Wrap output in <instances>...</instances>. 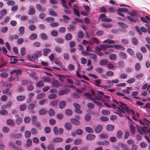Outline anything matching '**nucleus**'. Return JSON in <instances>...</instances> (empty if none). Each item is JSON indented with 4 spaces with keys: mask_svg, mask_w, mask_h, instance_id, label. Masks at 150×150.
I'll use <instances>...</instances> for the list:
<instances>
[{
    "mask_svg": "<svg viewBox=\"0 0 150 150\" xmlns=\"http://www.w3.org/2000/svg\"><path fill=\"white\" fill-rule=\"evenodd\" d=\"M37 38V35L36 34L31 35L29 37V38L30 40H34Z\"/></svg>",
    "mask_w": 150,
    "mask_h": 150,
    "instance_id": "37",
    "label": "nucleus"
},
{
    "mask_svg": "<svg viewBox=\"0 0 150 150\" xmlns=\"http://www.w3.org/2000/svg\"><path fill=\"white\" fill-rule=\"evenodd\" d=\"M10 63L11 64H16L18 61V59L14 58H10Z\"/></svg>",
    "mask_w": 150,
    "mask_h": 150,
    "instance_id": "49",
    "label": "nucleus"
},
{
    "mask_svg": "<svg viewBox=\"0 0 150 150\" xmlns=\"http://www.w3.org/2000/svg\"><path fill=\"white\" fill-rule=\"evenodd\" d=\"M48 11L50 15L54 17H56L57 16V14L54 11V10L52 8H49L48 9Z\"/></svg>",
    "mask_w": 150,
    "mask_h": 150,
    "instance_id": "12",
    "label": "nucleus"
},
{
    "mask_svg": "<svg viewBox=\"0 0 150 150\" xmlns=\"http://www.w3.org/2000/svg\"><path fill=\"white\" fill-rule=\"evenodd\" d=\"M17 100L18 101H22L25 98V96H18L16 97Z\"/></svg>",
    "mask_w": 150,
    "mask_h": 150,
    "instance_id": "27",
    "label": "nucleus"
},
{
    "mask_svg": "<svg viewBox=\"0 0 150 150\" xmlns=\"http://www.w3.org/2000/svg\"><path fill=\"white\" fill-rule=\"evenodd\" d=\"M47 111L44 108H42L39 111V113L41 115H44L46 114Z\"/></svg>",
    "mask_w": 150,
    "mask_h": 150,
    "instance_id": "21",
    "label": "nucleus"
},
{
    "mask_svg": "<svg viewBox=\"0 0 150 150\" xmlns=\"http://www.w3.org/2000/svg\"><path fill=\"white\" fill-rule=\"evenodd\" d=\"M109 57L110 59L112 61H115L117 59L116 55L113 54H110L109 55Z\"/></svg>",
    "mask_w": 150,
    "mask_h": 150,
    "instance_id": "20",
    "label": "nucleus"
},
{
    "mask_svg": "<svg viewBox=\"0 0 150 150\" xmlns=\"http://www.w3.org/2000/svg\"><path fill=\"white\" fill-rule=\"evenodd\" d=\"M41 38L44 40H46L47 39V35L45 33H41L40 35Z\"/></svg>",
    "mask_w": 150,
    "mask_h": 150,
    "instance_id": "39",
    "label": "nucleus"
},
{
    "mask_svg": "<svg viewBox=\"0 0 150 150\" xmlns=\"http://www.w3.org/2000/svg\"><path fill=\"white\" fill-rule=\"evenodd\" d=\"M66 31V28L64 27H60L58 29V31L59 33H63Z\"/></svg>",
    "mask_w": 150,
    "mask_h": 150,
    "instance_id": "44",
    "label": "nucleus"
},
{
    "mask_svg": "<svg viewBox=\"0 0 150 150\" xmlns=\"http://www.w3.org/2000/svg\"><path fill=\"white\" fill-rule=\"evenodd\" d=\"M141 66L139 63H136L135 66V69L136 71H139L141 68Z\"/></svg>",
    "mask_w": 150,
    "mask_h": 150,
    "instance_id": "48",
    "label": "nucleus"
},
{
    "mask_svg": "<svg viewBox=\"0 0 150 150\" xmlns=\"http://www.w3.org/2000/svg\"><path fill=\"white\" fill-rule=\"evenodd\" d=\"M58 33L57 31L55 30H52L51 32V35L53 37H56L57 36Z\"/></svg>",
    "mask_w": 150,
    "mask_h": 150,
    "instance_id": "34",
    "label": "nucleus"
},
{
    "mask_svg": "<svg viewBox=\"0 0 150 150\" xmlns=\"http://www.w3.org/2000/svg\"><path fill=\"white\" fill-rule=\"evenodd\" d=\"M113 102L118 104L119 105V107L120 108H121V107L122 106V105L124 103H122L120 102L119 101H117V100L115 99H113Z\"/></svg>",
    "mask_w": 150,
    "mask_h": 150,
    "instance_id": "52",
    "label": "nucleus"
},
{
    "mask_svg": "<svg viewBox=\"0 0 150 150\" xmlns=\"http://www.w3.org/2000/svg\"><path fill=\"white\" fill-rule=\"evenodd\" d=\"M48 150H54V144L52 143H50L47 147Z\"/></svg>",
    "mask_w": 150,
    "mask_h": 150,
    "instance_id": "17",
    "label": "nucleus"
},
{
    "mask_svg": "<svg viewBox=\"0 0 150 150\" xmlns=\"http://www.w3.org/2000/svg\"><path fill=\"white\" fill-rule=\"evenodd\" d=\"M47 101V99H43L40 101L39 102V104L41 105H43L45 104Z\"/></svg>",
    "mask_w": 150,
    "mask_h": 150,
    "instance_id": "59",
    "label": "nucleus"
},
{
    "mask_svg": "<svg viewBox=\"0 0 150 150\" xmlns=\"http://www.w3.org/2000/svg\"><path fill=\"white\" fill-rule=\"evenodd\" d=\"M83 95L86 96L88 98H89L92 100L93 98L92 97L91 95L89 93L85 92L83 93Z\"/></svg>",
    "mask_w": 150,
    "mask_h": 150,
    "instance_id": "56",
    "label": "nucleus"
},
{
    "mask_svg": "<svg viewBox=\"0 0 150 150\" xmlns=\"http://www.w3.org/2000/svg\"><path fill=\"white\" fill-rule=\"evenodd\" d=\"M102 127L100 125H98L95 129V132L96 133H99L102 131Z\"/></svg>",
    "mask_w": 150,
    "mask_h": 150,
    "instance_id": "13",
    "label": "nucleus"
},
{
    "mask_svg": "<svg viewBox=\"0 0 150 150\" xmlns=\"http://www.w3.org/2000/svg\"><path fill=\"white\" fill-rule=\"evenodd\" d=\"M59 81L57 80H55L52 82V84L54 87H56L58 86Z\"/></svg>",
    "mask_w": 150,
    "mask_h": 150,
    "instance_id": "64",
    "label": "nucleus"
},
{
    "mask_svg": "<svg viewBox=\"0 0 150 150\" xmlns=\"http://www.w3.org/2000/svg\"><path fill=\"white\" fill-rule=\"evenodd\" d=\"M63 139L61 137H56L54 138L53 139V142L57 143L60 142H63Z\"/></svg>",
    "mask_w": 150,
    "mask_h": 150,
    "instance_id": "26",
    "label": "nucleus"
},
{
    "mask_svg": "<svg viewBox=\"0 0 150 150\" xmlns=\"http://www.w3.org/2000/svg\"><path fill=\"white\" fill-rule=\"evenodd\" d=\"M18 38V35L15 34L13 35H10L9 37V40L13 41L14 39H17Z\"/></svg>",
    "mask_w": 150,
    "mask_h": 150,
    "instance_id": "29",
    "label": "nucleus"
},
{
    "mask_svg": "<svg viewBox=\"0 0 150 150\" xmlns=\"http://www.w3.org/2000/svg\"><path fill=\"white\" fill-rule=\"evenodd\" d=\"M85 129L86 131L88 133H91L93 132V129L90 127H85Z\"/></svg>",
    "mask_w": 150,
    "mask_h": 150,
    "instance_id": "54",
    "label": "nucleus"
},
{
    "mask_svg": "<svg viewBox=\"0 0 150 150\" xmlns=\"http://www.w3.org/2000/svg\"><path fill=\"white\" fill-rule=\"evenodd\" d=\"M123 132L121 130H118L117 132V137L120 139H121L122 137Z\"/></svg>",
    "mask_w": 150,
    "mask_h": 150,
    "instance_id": "46",
    "label": "nucleus"
},
{
    "mask_svg": "<svg viewBox=\"0 0 150 150\" xmlns=\"http://www.w3.org/2000/svg\"><path fill=\"white\" fill-rule=\"evenodd\" d=\"M1 49V50L3 52V53L4 54H5L6 55L10 57H13V58L15 57L14 56H9V55H8L6 54V53H7V50L5 47H2Z\"/></svg>",
    "mask_w": 150,
    "mask_h": 150,
    "instance_id": "45",
    "label": "nucleus"
},
{
    "mask_svg": "<svg viewBox=\"0 0 150 150\" xmlns=\"http://www.w3.org/2000/svg\"><path fill=\"white\" fill-rule=\"evenodd\" d=\"M82 140L80 139H78L75 140L74 142V143L75 145H77L81 143Z\"/></svg>",
    "mask_w": 150,
    "mask_h": 150,
    "instance_id": "53",
    "label": "nucleus"
},
{
    "mask_svg": "<svg viewBox=\"0 0 150 150\" xmlns=\"http://www.w3.org/2000/svg\"><path fill=\"white\" fill-rule=\"evenodd\" d=\"M73 105L76 109L75 110L76 113L79 114H81L82 113V111L80 110V106L78 104L74 103H73Z\"/></svg>",
    "mask_w": 150,
    "mask_h": 150,
    "instance_id": "5",
    "label": "nucleus"
},
{
    "mask_svg": "<svg viewBox=\"0 0 150 150\" xmlns=\"http://www.w3.org/2000/svg\"><path fill=\"white\" fill-rule=\"evenodd\" d=\"M72 38V35L70 33H68L66 35L65 37V39L68 41L71 40Z\"/></svg>",
    "mask_w": 150,
    "mask_h": 150,
    "instance_id": "28",
    "label": "nucleus"
},
{
    "mask_svg": "<svg viewBox=\"0 0 150 150\" xmlns=\"http://www.w3.org/2000/svg\"><path fill=\"white\" fill-rule=\"evenodd\" d=\"M120 57L123 59H125L127 58V54L125 52H121L119 54Z\"/></svg>",
    "mask_w": 150,
    "mask_h": 150,
    "instance_id": "24",
    "label": "nucleus"
},
{
    "mask_svg": "<svg viewBox=\"0 0 150 150\" xmlns=\"http://www.w3.org/2000/svg\"><path fill=\"white\" fill-rule=\"evenodd\" d=\"M36 86H37L39 87L43 86H44V82L42 81H39L36 84Z\"/></svg>",
    "mask_w": 150,
    "mask_h": 150,
    "instance_id": "50",
    "label": "nucleus"
},
{
    "mask_svg": "<svg viewBox=\"0 0 150 150\" xmlns=\"http://www.w3.org/2000/svg\"><path fill=\"white\" fill-rule=\"evenodd\" d=\"M35 13V11L34 6L33 5L30 6L28 11V14L30 15H34Z\"/></svg>",
    "mask_w": 150,
    "mask_h": 150,
    "instance_id": "6",
    "label": "nucleus"
},
{
    "mask_svg": "<svg viewBox=\"0 0 150 150\" xmlns=\"http://www.w3.org/2000/svg\"><path fill=\"white\" fill-rule=\"evenodd\" d=\"M8 99L7 96L5 95H2L1 98V100L3 102H6L7 101Z\"/></svg>",
    "mask_w": 150,
    "mask_h": 150,
    "instance_id": "60",
    "label": "nucleus"
},
{
    "mask_svg": "<svg viewBox=\"0 0 150 150\" xmlns=\"http://www.w3.org/2000/svg\"><path fill=\"white\" fill-rule=\"evenodd\" d=\"M67 103L66 102L65 100L61 101L59 103V108L62 109L64 108L66 105Z\"/></svg>",
    "mask_w": 150,
    "mask_h": 150,
    "instance_id": "14",
    "label": "nucleus"
},
{
    "mask_svg": "<svg viewBox=\"0 0 150 150\" xmlns=\"http://www.w3.org/2000/svg\"><path fill=\"white\" fill-rule=\"evenodd\" d=\"M35 107V105L34 104L31 103L28 106V109L31 112H33V109Z\"/></svg>",
    "mask_w": 150,
    "mask_h": 150,
    "instance_id": "23",
    "label": "nucleus"
},
{
    "mask_svg": "<svg viewBox=\"0 0 150 150\" xmlns=\"http://www.w3.org/2000/svg\"><path fill=\"white\" fill-rule=\"evenodd\" d=\"M114 129V126L112 125H109L106 127V130L109 132L113 131Z\"/></svg>",
    "mask_w": 150,
    "mask_h": 150,
    "instance_id": "18",
    "label": "nucleus"
},
{
    "mask_svg": "<svg viewBox=\"0 0 150 150\" xmlns=\"http://www.w3.org/2000/svg\"><path fill=\"white\" fill-rule=\"evenodd\" d=\"M69 92L66 90H62L60 91L59 93V95L60 96H62L65 94H67Z\"/></svg>",
    "mask_w": 150,
    "mask_h": 150,
    "instance_id": "55",
    "label": "nucleus"
},
{
    "mask_svg": "<svg viewBox=\"0 0 150 150\" xmlns=\"http://www.w3.org/2000/svg\"><path fill=\"white\" fill-rule=\"evenodd\" d=\"M51 50L48 48H45L43 49V55L47 56L51 52Z\"/></svg>",
    "mask_w": 150,
    "mask_h": 150,
    "instance_id": "15",
    "label": "nucleus"
},
{
    "mask_svg": "<svg viewBox=\"0 0 150 150\" xmlns=\"http://www.w3.org/2000/svg\"><path fill=\"white\" fill-rule=\"evenodd\" d=\"M76 133L77 135H81L83 134V132L81 129H76Z\"/></svg>",
    "mask_w": 150,
    "mask_h": 150,
    "instance_id": "57",
    "label": "nucleus"
},
{
    "mask_svg": "<svg viewBox=\"0 0 150 150\" xmlns=\"http://www.w3.org/2000/svg\"><path fill=\"white\" fill-rule=\"evenodd\" d=\"M103 92L101 91H99L98 92H97V94L98 96H96L95 97L93 98H92V100L94 103L98 105L99 106H102L101 103L98 101L97 100H100V99L103 100Z\"/></svg>",
    "mask_w": 150,
    "mask_h": 150,
    "instance_id": "2",
    "label": "nucleus"
},
{
    "mask_svg": "<svg viewBox=\"0 0 150 150\" xmlns=\"http://www.w3.org/2000/svg\"><path fill=\"white\" fill-rule=\"evenodd\" d=\"M33 123L36 127H38L39 130H41L42 129V127L40 122H33Z\"/></svg>",
    "mask_w": 150,
    "mask_h": 150,
    "instance_id": "31",
    "label": "nucleus"
},
{
    "mask_svg": "<svg viewBox=\"0 0 150 150\" xmlns=\"http://www.w3.org/2000/svg\"><path fill=\"white\" fill-rule=\"evenodd\" d=\"M58 103L59 101L57 100H53L49 103V105L52 107L55 108L58 105Z\"/></svg>",
    "mask_w": 150,
    "mask_h": 150,
    "instance_id": "7",
    "label": "nucleus"
},
{
    "mask_svg": "<svg viewBox=\"0 0 150 150\" xmlns=\"http://www.w3.org/2000/svg\"><path fill=\"white\" fill-rule=\"evenodd\" d=\"M117 24L119 25L124 28H127L128 27L126 24L122 22H118Z\"/></svg>",
    "mask_w": 150,
    "mask_h": 150,
    "instance_id": "43",
    "label": "nucleus"
},
{
    "mask_svg": "<svg viewBox=\"0 0 150 150\" xmlns=\"http://www.w3.org/2000/svg\"><path fill=\"white\" fill-rule=\"evenodd\" d=\"M55 42L58 43L62 44L64 42V40L60 38H57L55 39Z\"/></svg>",
    "mask_w": 150,
    "mask_h": 150,
    "instance_id": "40",
    "label": "nucleus"
},
{
    "mask_svg": "<svg viewBox=\"0 0 150 150\" xmlns=\"http://www.w3.org/2000/svg\"><path fill=\"white\" fill-rule=\"evenodd\" d=\"M130 110L126 106L125 104H123L121 108L120 107H117V109L116 113L121 117H123V115L122 113H125V110L127 113H128L130 112Z\"/></svg>",
    "mask_w": 150,
    "mask_h": 150,
    "instance_id": "1",
    "label": "nucleus"
},
{
    "mask_svg": "<svg viewBox=\"0 0 150 150\" xmlns=\"http://www.w3.org/2000/svg\"><path fill=\"white\" fill-rule=\"evenodd\" d=\"M70 121L71 123L76 125H79L80 123V121L75 118H71L70 119Z\"/></svg>",
    "mask_w": 150,
    "mask_h": 150,
    "instance_id": "8",
    "label": "nucleus"
},
{
    "mask_svg": "<svg viewBox=\"0 0 150 150\" xmlns=\"http://www.w3.org/2000/svg\"><path fill=\"white\" fill-rule=\"evenodd\" d=\"M45 96V94L44 93H39L36 96L37 99H41L43 98Z\"/></svg>",
    "mask_w": 150,
    "mask_h": 150,
    "instance_id": "51",
    "label": "nucleus"
},
{
    "mask_svg": "<svg viewBox=\"0 0 150 150\" xmlns=\"http://www.w3.org/2000/svg\"><path fill=\"white\" fill-rule=\"evenodd\" d=\"M42 55V52L41 50L36 51L32 55V58L34 59H36L38 57H40Z\"/></svg>",
    "mask_w": 150,
    "mask_h": 150,
    "instance_id": "4",
    "label": "nucleus"
},
{
    "mask_svg": "<svg viewBox=\"0 0 150 150\" xmlns=\"http://www.w3.org/2000/svg\"><path fill=\"white\" fill-rule=\"evenodd\" d=\"M48 114L50 116H53L55 114L54 110L52 108L50 109L48 111Z\"/></svg>",
    "mask_w": 150,
    "mask_h": 150,
    "instance_id": "35",
    "label": "nucleus"
},
{
    "mask_svg": "<svg viewBox=\"0 0 150 150\" xmlns=\"http://www.w3.org/2000/svg\"><path fill=\"white\" fill-rule=\"evenodd\" d=\"M127 18L129 21L134 23L138 21L137 19L134 18L129 16H127Z\"/></svg>",
    "mask_w": 150,
    "mask_h": 150,
    "instance_id": "33",
    "label": "nucleus"
},
{
    "mask_svg": "<svg viewBox=\"0 0 150 150\" xmlns=\"http://www.w3.org/2000/svg\"><path fill=\"white\" fill-rule=\"evenodd\" d=\"M137 127L138 132L141 135H142L144 134H146V133L145 130L142 129V127L140 126L139 127L138 125H137Z\"/></svg>",
    "mask_w": 150,
    "mask_h": 150,
    "instance_id": "9",
    "label": "nucleus"
},
{
    "mask_svg": "<svg viewBox=\"0 0 150 150\" xmlns=\"http://www.w3.org/2000/svg\"><path fill=\"white\" fill-rule=\"evenodd\" d=\"M89 56L90 59L95 60L97 59V56L95 54L92 53H89Z\"/></svg>",
    "mask_w": 150,
    "mask_h": 150,
    "instance_id": "25",
    "label": "nucleus"
},
{
    "mask_svg": "<svg viewBox=\"0 0 150 150\" xmlns=\"http://www.w3.org/2000/svg\"><path fill=\"white\" fill-rule=\"evenodd\" d=\"M130 129L131 132L133 134H134L136 132L135 127L132 124L130 125Z\"/></svg>",
    "mask_w": 150,
    "mask_h": 150,
    "instance_id": "30",
    "label": "nucleus"
},
{
    "mask_svg": "<svg viewBox=\"0 0 150 150\" xmlns=\"http://www.w3.org/2000/svg\"><path fill=\"white\" fill-rule=\"evenodd\" d=\"M135 27L137 31L140 35H141L142 34V31L144 33H146L147 32L146 28L144 27H142L140 28L138 26L136 25Z\"/></svg>",
    "mask_w": 150,
    "mask_h": 150,
    "instance_id": "3",
    "label": "nucleus"
},
{
    "mask_svg": "<svg viewBox=\"0 0 150 150\" xmlns=\"http://www.w3.org/2000/svg\"><path fill=\"white\" fill-rule=\"evenodd\" d=\"M31 132L29 131H26L25 133V136L27 138H29L31 136Z\"/></svg>",
    "mask_w": 150,
    "mask_h": 150,
    "instance_id": "42",
    "label": "nucleus"
},
{
    "mask_svg": "<svg viewBox=\"0 0 150 150\" xmlns=\"http://www.w3.org/2000/svg\"><path fill=\"white\" fill-rule=\"evenodd\" d=\"M64 127L66 130L68 131H70L72 128L71 124L70 123L67 122L65 123Z\"/></svg>",
    "mask_w": 150,
    "mask_h": 150,
    "instance_id": "16",
    "label": "nucleus"
},
{
    "mask_svg": "<svg viewBox=\"0 0 150 150\" xmlns=\"http://www.w3.org/2000/svg\"><path fill=\"white\" fill-rule=\"evenodd\" d=\"M65 114L68 116H71L73 114V112L71 110L68 109L66 110L65 112Z\"/></svg>",
    "mask_w": 150,
    "mask_h": 150,
    "instance_id": "32",
    "label": "nucleus"
},
{
    "mask_svg": "<svg viewBox=\"0 0 150 150\" xmlns=\"http://www.w3.org/2000/svg\"><path fill=\"white\" fill-rule=\"evenodd\" d=\"M101 25L103 27L106 28H110L112 27V25L110 23H103Z\"/></svg>",
    "mask_w": 150,
    "mask_h": 150,
    "instance_id": "47",
    "label": "nucleus"
},
{
    "mask_svg": "<svg viewBox=\"0 0 150 150\" xmlns=\"http://www.w3.org/2000/svg\"><path fill=\"white\" fill-rule=\"evenodd\" d=\"M108 63V60L105 59H101L99 62V64L101 66H105Z\"/></svg>",
    "mask_w": 150,
    "mask_h": 150,
    "instance_id": "10",
    "label": "nucleus"
},
{
    "mask_svg": "<svg viewBox=\"0 0 150 150\" xmlns=\"http://www.w3.org/2000/svg\"><path fill=\"white\" fill-rule=\"evenodd\" d=\"M63 56L64 59L66 60H68L69 59V54L68 53H64L63 54Z\"/></svg>",
    "mask_w": 150,
    "mask_h": 150,
    "instance_id": "61",
    "label": "nucleus"
},
{
    "mask_svg": "<svg viewBox=\"0 0 150 150\" xmlns=\"http://www.w3.org/2000/svg\"><path fill=\"white\" fill-rule=\"evenodd\" d=\"M99 137L101 139H104L108 138L109 135L106 133H101L99 135Z\"/></svg>",
    "mask_w": 150,
    "mask_h": 150,
    "instance_id": "19",
    "label": "nucleus"
},
{
    "mask_svg": "<svg viewBox=\"0 0 150 150\" xmlns=\"http://www.w3.org/2000/svg\"><path fill=\"white\" fill-rule=\"evenodd\" d=\"M96 138L95 135L92 134H89L86 136V139L88 140H91L94 139Z\"/></svg>",
    "mask_w": 150,
    "mask_h": 150,
    "instance_id": "11",
    "label": "nucleus"
},
{
    "mask_svg": "<svg viewBox=\"0 0 150 150\" xmlns=\"http://www.w3.org/2000/svg\"><path fill=\"white\" fill-rule=\"evenodd\" d=\"M45 21L48 23H52L54 21V19L53 17H48L45 18Z\"/></svg>",
    "mask_w": 150,
    "mask_h": 150,
    "instance_id": "22",
    "label": "nucleus"
},
{
    "mask_svg": "<svg viewBox=\"0 0 150 150\" xmlns=\"http://www.w3.org/2000/svg\"><path fill=\"white\" fill-rule=\"evenodd\" d=\"M59 25V23L57 22H53L50 24V26L52 27H56L58 26Z\"/></svg>",
    "mask_w": 150,
    "mask_h": 150,
    "instance_id": "63",
    "label": "nucleus"
},
{
    "mask_svg": "<svg viewBox=\"0 0 150 150\" xmlns=\"http://www.w3.org/2000/svg\"><path fill=\"white\" fill-rule=\"evenodd\" d=\"M22 122V120L21 117H18L16 120V122L17 125H20Z\"/></svg>",
    "mask_w": 150,
    "mask_h": 150,
    "instance_id": "62",
    "label": "nucleus"
},
{
    "mask_svg": "<svg viewBox=\"0 0 150 150\" xmlns=\"http://www.w3.org/2000/svg\"><path fill=\"white\" fill-rule=\"evenodd\" d=\"M21 53L23 56H24L26 53V49L25 47H22L21 49Z\"/></svg>",
    "mask_w": 150,
    "mask_h": 150,
    "instance_id": "58",
    "label": "nucleus"
},
{
    "mask_svg": "<svg viewBox=\"0 0 150 150\" xmlns=\"http://www.w3.org/2000/svg\"><path fill=\"white\" fill-rule=\"evenodd\" d=\"M136 56L137 59L140 61H142L143 59V56L142 53L137 52L136 54Z\"/></svg>",
    "mask_w": 150,
    "mask_h": 150,
    "instance_id": "36",
    "label": "nucleus"
},
{
    "mask_svg": "<svg viewBox=\"0 0 150 150\" xmlns=\"http://www.w3.org/2000/svg\"><path fill=\"white\" fill-rule=\"evenodd\" d=\"M62 17L63 18V21L65 23H68V21L70 20L69 18L66 16L63 15Z\"/></svg>",
    "mask_w": 150,
    "mask_h": 150,
    "instance_id": "38",
    "label": "nucleus"
},
{
    "mask_svg": "<svg viewBox=\"0 0 150 150\" xmlns=\"http://www.w3.org/2000/svg\"><path fill=\"white\" fill-rule=\"evenodd\" d=\"M25 28L23 26H21L19 27V31L21 35H23L24 33Z\"/></svg>",
    "mask_w": 150,
    "mask_h": 150,
    "instance_id": "41",
    "label": "nucleus"
}]
</instances>
